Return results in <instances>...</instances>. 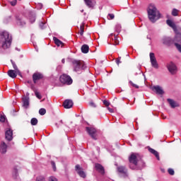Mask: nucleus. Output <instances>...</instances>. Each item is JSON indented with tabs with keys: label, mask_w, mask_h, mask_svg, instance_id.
<instances>
[{
	"label": "nucleus",
	"mask_w": 181,
	"mask_h": 181,
	"mask_svg": "<svg viewBox=\"0 0 181 181\" xmlns=\"http://www.w3.org/2000/svg\"><path fill=\"white\" fill-rule=\"evenodd\" d=\"M60 122H61L62 124H63V120H60Z\"/></svg>",
	"instance_id": "680f3d73"
},
{
	"label": "nucleus",
	"mask_w": 181,
	"mask_h": 181,
	"mask_svg": "<svg viewBox=\"0 0 181 181\" xmlns=\"http://www.w3.org/2000/svg\"><path fill=\"white\" fill-rule=\"evenodd\" d=\"M51 165L54 172H56L57 168H56V163H54V161H51Z\"/></svg>",
	"instance_id": "79ce46f5"
},
{
	"label": "nucleus",
	"mask_w": 181,
	"mask_h": 181,
	"mask_svg": "<svg viewBox=\"0 0 181 181\" xmlns=\"http://www.w3.org/2000/svg\"><path fill=\"white\" fill-rule=\"evenodd\" d=\"M139 158V153H132L131 155L129 156L128 159H138Z\"/></svg>",
	"instance_id": "c85d7f7f"
},
{
	"label": "nucleus",
	"mask_w": 181,
	"mask_h": 181,
	"mask_svg": "<svg viewBox=\"0 0 181 181\" xmlns=\"http://www.w3.org/2000/svg\"><path fill=\"white\" fill-rule=\"evenodd\" d=\"M16 50H17V52H20L21 51V49L18 48V47H16Z\"/></svg>",
	"instance_id": "6e6d98bb"
},
{
	"label": "nucleus",
	"mask_w": 181,
	"mask_h": 181,
	"mask_svg": "<svg viewBox=\"0 0 181 181\" xmlns=\"http://www.w3.org/2000/svg\"><path fill=\"white\" fill-rule=\"evenodd\" d=\"M12 45V35L8 31L0 33V53H4V50L9 49Z\"/></svg>",
	"instance_id": "f257e3e1"
},
{
	"label": "nucleus",
	"mask_w": 181,
	"mask_h": 181,
	"mask_svg": "<svg viewBox=\"0 0 181 181\" xmlns=\"http://www.w3.org/2000/svg\"><path fill=\"white\" fill-rule=\"evenodd\" d=\"M30 22L31 23H35V21H36V15L33 12H30Z\"/></svg>",
	"instance_id": "bb28decb"
},
{
	"label": "nucleus",
	"mask_w": 181,
	"mask_h": 181,
	"mask_svg": "<svg viewBox=\"0 0 181 181\" xmlns=\"http://www.w3.org/2000/svg\"><path fill=\"white\" fill-rule=\"evenodd\" d=\"M40 29H46V23L41 21L40 23Z\"/></svg>",
	"instance_id": "c9c22d12"
},
{
	"label": "nucleus",
	"mask_w": 181,
	"mask_h": 181,
	"mask_svg": "<svg viewBox=\"0 0 181 181\" xmlns=\"http://www.w3.org/2000/svg\"><path fill=\"white\" fill-rule=\"evenodd\" d=\"M179 13V10L176 9V8H173L171 13V15L173 16H177Z\"/></svg>",
	"instance_id": "2f4dec72"
},
{
	"label": "nucleus",
	"mask_w": 181,
	"mask_h": 181,
	"mask_svg": "<svg viewBox=\"0 0 181 181\" xmlns=\"http://www.w3.org/2000/svg\"><path fill=\"white\" fill-rule=\"evenodd\" d=\"M104 105H106V107H108L110 105V102L107 100H103Z\"/></svg>",
	"instance_id": "09e8293b"
},
{
	"label": "nucleus",
	"mask_w": 181,
	"mask_h": 181,
	"mask_svg": "<svg viewBox=\"0 0 181 181\" xmlns=\"http://www.w3.org/2000/svg\"><path fill=\"white\" fill-rule=\"evenodd\" d=\"M35 181H46V179L45 178V177L43 175H40L36 177Z\"/></svg>",
	"instance_id": "f704fd0d"
},
{
	"label": "nucleus",
	"mask_w": 181,
	"mask_h": 181,
	"mask_svg": "<svg viewBox=\"0 0 181 181\" xmlns=\"http://www.w3.org/2000/svg\"><path fill=\"white\" fill-rule=\"evenodd\" d=\"M81 50L82 53L87 54L88 53V50H90V47H88V45H82Z\"/></svg>",
	"instance_id": "a878e982"
},
{
	"label": "nucleus",
	"mask_w": 181,
	"mask_h": 181,
	"mask_svg": "<svg viewBox=\"0 0 181 181\" xmlns=\"http://www.w3.org/2000/svg\"><path fill=\"white\" fill-rule=\"evenodd\" d=\"M35 97L38 98V100H42V95H40V93L37 92V90L35 92Z\"/></svg>",
	"instance_id": "ea45409f"
},
{
	"label": "nucleus",
	"mask_w": 181,
	"mask_h": 181,
	"mask_svg": "<svg viewBox=\"0 0 181 181\" xmlns=\"http://www.w3.org/2000/svg\"><path fill=\"white\" fill-rule=\"evenodd\" d=\"M18 74V72H16V71H13L12 69L8 70V75L9 76V77H11V78H16V76Z\"/></svg>",
	"instance_id": "b1692460"
},
{
	"label": "nucleus",
	"mask_w": 181,
	"mask_h": 181,
	"mask_svg": "<svg viewBox=\"0 0 181 181\" xmlns=\"http://www.w3.org/2000/svg\"><path fill=\"white\" fill-rule=\"evenodd\" d=\"M49 181H58V180H57V178H56V177L51 176L49 177Z\"/></svg>",
	"instance_id": "c03bdc74"
},
{
	"label": "nucleus",
	"mask_w": 181,
	"mask_h": 181,
	"mask_svg": "<svg viewBox=\"0 0 181 181\" xmlns=\"http://www.w3.org/2000/svg\"><path fill=\"white\" fill-rule=\"evenodd\" d=\"M65 62H66V60L64 59H62V63H63L64 64Z\"/></svg>",
	"instance_id": "5fc2aeb1"
},
{
	"label": "nucleus",
	"mask_w": 181,
	"mask_h": 181,
	"mask_svg": "<svg viewBox=\"0 0 181 181\" xmlns=\"http://www.w3.org/2000/svg\"><path fill=\"white\" fill-rule=\"evenodd\" d=\"M177 41H175V37L174 39H171L170 37H163L162 38V43L164 44L165 46H170L171 45H175Z\"/></svg>",
	"instance_id": "1a4fd4ad"
},
{
	"label": "nucleus",
	"mask_w": 181,
	"mask_h": 181,
	"mask_svg": "<svg viewBox=\"0 0 181 181\" xmlns=\"http://www.w3.org/2000/svg\"><path fill=\"white\" fill-rule=\"evenodd\" d=\"M98 152H100V148L97 147Z\"/></svg>",
	"instance_id": "13d9d810"
},
{
	"label": "nucleus",
	"mask_w": 181,
	"mask_h": 181,
	"mask_svg": "<svg viewBox=\"0 0 181 181\" xmlns=\"http://www.w3.org/2000/svg\"><path fill=\"white\" fill-rule=\"evenodd\" d=\"M127 56H129V54H127Z\"/></svg>",
	"instance_id": "69168bd1"
},
{
	"label": "nucleus",
	"mask_w": 181,
	"mask_h": 181,
	"mask_svg": "<svg viewBox=\"0 0 181 181\" xmlns=\"http://www.w3.org/2000/svg\"><path fill=\"white\" fill-rule=\"evenodd\" d=\"M168 172L169 175H170L171 176H173V175H175V170L172 168H169L168 170Z\"/></svg>",
	"instance_id": "a19ab883"
},
{
	"label": "nucleus",
	"mask_w": 181,
	"mask_h": 181,
	"mask_svg": "<svg viewBox=\"0 0 181 181\" xmlns=\"http://www.w3.org/2000/svg\"><path fill=\"white\" fill-rule=\"evenodd\" d=\"M39 114L40 115H45V114H46V109L45 108L40 109Z\"/></svg>",
	"instance_id": "4c0bfd02"
},
{
	"label": "nucleus",
	"mask_w": 181,
	"mask_h": 181,
	"mask_svg": "<svg viewBox=\"0 0 181 181\" xmlns=\"http://www.w3.org/2000/svg\"><path fill=\"white\" fill-rule=\"evenodd\" d=\"M167 101L170 104L171 108H176V107H179V104L172 99H168Z\"/></svg>",
	"instance_id": "393cba45"
},
{
	"label": "nucleus",
	"mask_w": 181,
	"mask_h": 181,
	"mask_svg": "<svg viewBox=\"0 0 181 181\" xmlns=\"http://www.w3.org/2000/svg\"><path fill=\"white\" fill-rule=\"evenodd\" d=\"M121 29H122L121 24L119 23L116 24L115 28V32H117V33H119V32H121Z\"/></svg>",
	"instance_id": "7c9ffc66"
},
{
	"label": "nucleus",
	"mask_w": 181,
	"mask_h": 181,
	"mask_svg": "<svg viewBox=\"0 0 181 181\" xmlns=\"http://www.w3.org/2000/svg\"><path fill=\"white\" fill-rule=\"evenodd\" d=\"M8 151V145L4 141H1L0 144V152L1 153H6Z\"/></svg>",
	"instance_id": "a211bd4d"
},
{
	"label": "nucleus",
	"mask_w": 181,
	"mask_h": 181,
	"mask_svg": "<svg viewBox=\"0 0 181 181\" xmlns=\"http://www.w3.org/2000/svg\"><path fill=\"white\" fill-rule=\"evenodd\" d=\"M53 40L58 47L62 46L63 45V42H62L60 40H59L57 37H54Z\"/></svg>",
	"instance_id": "c756f323"
},
{
	"label": "nucleus",
	"mask_w": 181,
	"mask_h": 181,
	"mask_svg": "<svg viewBox=\"0 0 181 181\" xmlns=\"http://www.w3.org/2000/svg\"><path fill=\"white\" fill-rule=\"evenodd\" d=\"M72 64L74 67V71L78 74H81L83 70H86V67H87L86 64H84V62L76 59L72 61Z\"/></svg>",
	"instance_id": "20e7f679"
},
{
	"label": "nucleus",
	"mask_w": 181,
	"mask_h": 181,
	"mask_svg": "<svg viewBox=\"0 0 181 181\" xmlns=\"http://www.w3.org/2000/svg\"><path fill=\"white\" fill-rule=\"evenodd\" d=\"M175 46L177 49L178 52L181 53V44L179 42H175Z\"/></svg>",
	"instance_id": "473e14b6"
},
{
	"label": "nucleus",
	"mask_w": 181,
	"mask_h": 181,
	"mask_svg": "<svg viewBox=\"0 0 181 181\" xmlns=\"http://www.w3.org/2000/svg\"><path fill=\"white\" fill-rule=\"evenodd\" d=\"M0 122H5V116H0Z\"/></svg>",
	"instance_id": "de8ad7c7"
},
{
	"label": "nucleus",
	"mask_w": 181,
	"mask_h": 181,
	"mask_svg": "<svg viewBox=\"0 0 181 181\" xmlns=\"http://www.w3.org/2000/svg\"><path fill=\"white\" fill-rule=\"evenodd\" d=\"M16 21L17 25L19 26H24V25H26V21H25V18L22 16H16Z\"/></svg>",
	"instance_id": "ddd939ff"
},
{
	"label": "nucleus",
	"mask_w": 181,
	"mask_h": 181,
	"mask_svg": "<svg viewBox=\"0 0 181 181\" xmlns=\"http://www.w3.org/2000/svg\"><path fill=\"white\" fill-rule=\"evenodd\" d=\"M129 166L130 169H132L133 170H141L144 167V162L142 161V160L129 159Z\"/></svg>",
	"instance_id": "39448f33"
},
{
	"label": "nucleus",
	"mask_w": 181,
	"mask_h": 181,
	"mask_svg": "<svg viewBox=\"0 0 181 181\" xmlns=\"http://www.w3.org/2000/svg\"><path fill=\"white\" fill-rule=\"evenodd\" d=\"M152 90L155 91L156 94H158V95H162L165 93L163 91V89H162V87L159 86H154L152 87Z\"/></svg>",
	"instance_id": "dca6fc26"
},
{
	"label": "nucleus",
	"mask_w": 181,
	"mask_h": 181,
	"mask_svg": "<svg viewBox=\"0 0 181 181\" xmlns=\"http://www.w3.org/2000/svg\"><path fill=\"white\" fill-rule=\"evenodd\" d=\"M23 107L24 108L29 107V93H27V96L23 97Z\"/></svg>",
	"instance_id": "6ab92c4d"
},
{
	"label": "nucleus",
	"mask_w": 181,
	"mask_h": 181,
	"mask_svg": "<svg viewBox=\"0 0 181 181\" xmlns=\"http://www.w3.org/2000/svg\"><path fill=\"white\" fill-rule=\"evenodd\" d=\"M112 35H113V34H110V36H109V37H111L112 36Z\"/></svg>",
	"instance_id": "bf43d9fd"
},
{
	"label": "nucleus",
	"mask_w": 181,
	"mask_h": 181,
	"mask_svg": "<svg viewBox=\"0 0 181 181\" xmlns=\"http://www.w3.org/2000/svg\"><path fill=\"white\" fill-rule=\"evenodd\" d=\"M148 152H150V153H152L156 156V159H160L159 153L158 151H156L155 149L151 147H148Z\"/></svg>",
	"instance_id": "5701e85b"
},
{
	"label": "nucleus",
	"mask_w": 181,
	"mask_h": 181,
	"mask_svg": "<svg viewBox=\"0 0 181 181\" xmlns=\"http://www.w3.org/2000/svg\"><path fill=\"white\" fill-rule=\"evenodd\" d=\"M84 2L88 8H94L95 6V1L94 0H84Z\"/></svg>",
	"instance_id": "4be33fe9"
},
{
	"label": "nucleus",
	"mask_w": 181,
	"mask_h": 181,
	"mask_svg": "<svg viewBox=\"0 0 181 181\" xmlns=\"http://www.w3.org/2000/svg\"><path fill=\"white\" fill-rule=\"evenodd\" d=\"M180 22H181V19L180 20Z\"/></svg>",
	"instance_id": "0e129e2a"
},
{
	"label": "nucleus",
	"mask_w": 181,
	"mask_h": 181,
	"mask_svg": "<svg viewBox=\"0 0 181 181\" xmlns=\"http://www.w3.org/2000/svg\"><path fill=\"white\" fill-rule=\"evenodd\" d=\"M5 136L6 141H8V142H11L13 139V131L12 129L9 127L6 129Z\"/></svg>",
	"instance_id": "9b49d317"
},
{
	"label": "nucleus",
	"mask_w": 181,
	"mask_h": 181,
	"mask_svg": "<svg viewBox=\"0 0 181 181\" xmlns=\"http://www.w3.org/2000/svg\"><path fill=\"white\" fill-rule=\"evenodd\" d=\"M80 30H81L80 35H81V36H83V35H84V25H83V24L81 25Z\"/></svg>",
	"instance_id": "e433bc0d"
},
{
	"label": "nucleus",
	"mask_w": 181,
	"mask_h": 181,
	"mask_svg": "<svg viewBox=\"0 0 181 181\" xmlns=\"http://www.w3.org/2000/svg\"><path fill=\"white\" fill-rule=\"evenodd\" d=\"M129 83L131 84V86H132L133 87H134L135 88H139V86L135 83H133L132 81H129Z\"/></svg>",
	"instance_id": "49530a36"
},
{
	"label": "nucleus",
	"mask_w": 181,
	"mask_h": 181,
	"mask_svg": "<svg viewBox=\"0 0 181 181\" xmlns=\"http://www.w3.org/2000/svg\"><path fill=\"white\" fill-rule=\"evenodd\" d=\"M113 40L115 41V45H119V41H118V37L116 35L114 36Z\"/></svg>",
	"instance_id": "37998d69"
},
{
	"label": "nucleus",
	"mask_w": 181,
	"mask_h": 181,
	"mask_svg": "<svg viewBox=\"0 0 181 181\" xmlns=\"http://www.w3.org/2000/svg\"><path fill=\"white\" fill-rule=\"evenodd\" d=\"M166 23L168 25L170 26V28H172L175 33L174 40L175 42H178L181 45V27L177 26L175 22H173L172 20H167Z\"/></svg>",
	"instance_id": "7ed1b4c3"
},
{
	"label": "nucleus",
	"mask_w": 181,
	"mask_h": 181,
	"mask_svg": "<svg viewBox=\"0 0 181 181\" xmlns=\"http://www.w3.org/2000/svg\"><path fill=\"white\" fill-rule=\"evenodd\" d=\"M75 170L79 175L80 177H83V179H86V173L83 170L81 167H80V165H76L75 166Z\"/></svg>",
	"instance_id": "f8f14e48"
},
{
	"label": "nucleus",
	"mask_w": 181,
	"mask_h": 181,
	"mask_svg": "<svg viewBox=\"0 0 181 181\" xmlns=\"http://www.w3.org/2000/svg\"><path fill=\"white\" fill-rule=\"evenodd\" d=\"M117 171L119 173H121V175H123L124 177H128V170L125 166H119L117 168Z\"/></svg>",
	"instance_id": "4468645a"
},
{
	"label": "nucleus",
	"mask_w": 181,
	"mask_h": 181,
	"mask_svg": "<svg viewBox=\"0 0 181 181\" xmlns=\"http://www.w3.org/2000/svg\"><path fill=\"white\" fill-rule=\"evenodd\" d=\"M167 69L171 74H176L177 73V66L173 62L168 64Z\"/></svg>",
	"instance_id": "9d476101"
},
{
	"label": "nucleus",
	"mask_w": 181,
	"mask_h": 181,
	"mask_svg": "<svg viewBox=\"0 0 181 181\" xmlns=\"http://www.w3.org/2000/svg\"><path fill=\"white\" fill-rule=\"evenodd\" d=\"M95 168L96 169V170L98 172H99V173H100L102 175L105 174V170L104 169V167L103 165H101V164L95 163Z\"/></svg>",
	"instance_id": "f3484780"
},
{
	"label": "nucleus",
	"mask_w": 181,
	"mask_h": 181,
	"mask_svg": "<svg viewBox=\"0 0 181 181\" xmlns=\"http://www.w3.org/2000/svg\"><path fill=\"white\" fill-rule=\"evenodd\" d=\"M59 81L62 83V84H66V86H70L73 84V79L71 77L66 74H64L60 76Z\"/></svg>",
	"instance_id": "423d86ee"
},
{
	"label": "nucleus",
	"mask_w": 181,
	"mask_h": 181,
	"mask_svg": "<svg viewBox=\"0 0 181 181\" xmlns=\"http://www.w3.org/2000/svg\"><path fill=\"white\" fill-rule=\"evenodd\" d=\"M107 110L110 112H114V110L112 108L107 107Z\"/></svg>",
	"instance_id": "3c124183"
},
{
	"label": "nucleus",
	"mask_w": 181,
	"mask_h": 181,
	"mask_svg": "<svg viewBox=\"0 0 181 181\" xmlns=\"http://www.w3.org/2000/svg\"><path fill=\"white\" fill-rule=\"evenodd\" d=\"M148 18L152 23H155L158 19H160V13L156 8V6L153 4L148 5L147 8Z\"/></svg>",
	"instance_id": "f03ea898"
},
{
	"label": "nucleus",
	"mask_w": 181,
	"mask_h": 181,
	"mask_svg": "<svg viewBox=\"0 0 181 181\" xmlns=\"http://www.w3.org/2000/svg\"><path fill=\"white\" fill-rule=\"evenodd\" d=\"M84 10H81V12H83Z\"/></svg>",
	"instance_id": "e2e57ef3"
},
{
	"label": "nucleus",
	"mask_w": 181,
	"mask_h": 181,
	"mask_svg": "<svg viewBox=\"0 0 181 181\" xmlns=\"http://www.w3.org/2000/svg\"><path fill=\"white\" fill-rule=\"evenodd\" d=\"M115 18V16L113 13H109L107 15V19L109 21H111V20L114 19Z\"/></svg>",
	"instance_id": "58836bf2"
},
{
	"label": "nucleus",
	"mask_w": 181,
	"mask_h": 181,
	"mask_svg": "<svg viewBox=\"0 0 181 181\" xmlns=\"http://www.w3.org/2000/svg\"><path fill=\"white\" fill-rule=\"evenodd\" d=\"M71 107H73V100L68 99L64 102V108L69 109L71 108Z\"/></svg>",
	"instance_id": "412c9836"
},
{
	"label": "nucleus",
	"mask_w": 181,
	"mask_h": 181,
	"mask_svg": "<svg viewBox=\"0 0 181 181\" xmlns=\"http://www.w3.org/2000/svg\"><path fill=\"white\" fill-rule=\"evenodd\" d=\"M147 39H151V37H149V35L147 36Z\"/></svg>",
	"instance_id": "052dcab7"
},
{
	"label": "nucleus",
	"mask_w": 181,
	"mask_h": 181,
	"mask_svg": "<svg viewBox=\"0 0 181 181\" xmlns=\"http://www.w3.org/2000/svg\"><path fill=\"white\" fill-rule=\"evenodd\" d=\"M116 63L117 66H119V63H121V61L119 59L116 60Z\"/></svg>",
	"instance_id": "864d4df0"
},
{
	"label": "nucleus",
	"mask_w": 181,
	"mask_h": 181,
	"mask_svg": "<svg viewBox=\"0 0 181 181\" xmlns=\"http://www.w3.org/2000/svg\"><path fill=\"white\" fill-rule=\"evenodd\" d=\"M11 115H13V117H15V115H16V110H13V111L11 112Z\"/></svg>",
	"instance_id": "8fccbe9b"
},
{
	"label": "nucleus",
	"mask_w": 181,
	"mask_h": 181,
	"mask_svg": "<svg viewBox=\"0 0 181 181\" xmlns=\"http://www.w3.org/2000/svg\"><path fill=\"white\" fill-rule=\"evenodd\" d=\"M86 132H88V135L91 137L92 139L97 141V129L94 127H88L86 128Z\"/></svg>",
	"instance_id": "0eeeda50"
},
{
	"label": "nucleus",
	"mask_w": 181,
	"mask_h": 181,
	"mask_svg": "<svg viewBox=\"0 0 181 181\" xmlns=\"http://www.w3.org/2000/svg\"><path fill=\"white\" fill-rule=\"evenodd\" d=\"M21 170V167L16 165L14 166L12 172V176L13 179H18L19 177V171Z\"/></svg>",
	"instance_id": "2eb2a0df"
},
{
	"label": "nucleus",
	"mask_w": 181,
	"mask_h": 181,
	"mask_svg": "<svg viewBox=\"0 0 181 181\" xmlns=\"http://www.w3.org/2000/svg\"><path fill=\"white\" fill-rule=\"evenodd\" d=\"M18 3L17 0H13L10 2L11 6H15V5H16V4Z\"/></svg>",
	"instance_id": "a18cd8bd"
},
{
	"label": "nucleus",
	"mask_w": 181,
	"mask_h": 181,
	"mask_svg": "<svg viewBox=\"0 0 181 181\" xmlns=\"http://www.w3.org/2000/svg\"><path fill=\"white\" fill-rule=\"evenodd\" d=\"M90 105H91V107H95V104L93 102H90Z\"/></svg>",
	"instance_id": "603ef678"
},
{
	"label": "nucleus",
	"mask_w": 181,
	"mask_h": 181,
	"mask_svg": "<svg viewBox=\"0 0 181 181\" xmlns=\"http://www.w3.org/2000/svg\"><path fill=\"white\" fill-rule=\"evenodd\" d=\"M11 62L12 64V66L14 70L16 71L17 74H18V76H21V71H19V69H18V66H16V64H15V62H13V60H11Z\"/></svg>",
	"instance_id": "cd10ccee"
},
{
	"label": "nucleus",
	"mask_w": 181,
	"mask_h": 181,
	"mask_svg": "<svg viewBox=\"0 0 181 181\" xmlns=\"http://www.w3.org/2000/svg\"><path fill=\"white\" fill-rule=\"evenodd\" d=\"M40 9H42V8H43V5L42 4H40Z\"/></svg>",
	"instance_id": "4d7b16f0"
},
{
	"label": "nucleus",
	"mask_w": 181,
	"mask_h": 181,
	"mask_svg": "<svg viewBox=\"0 0 181 181\" xmlns=\"http://www.w3.org/2000/svg\"><path fill=\"white\" fill-rule=\"evenodd\" d=\"M43 77V75L40 73H35L33 75V80L35 83V84H36V81H37V80H41V78Z\"/></svg>",
	"instance_id": "aec40b11"
},
{
	"label": "nucleus",
	"mask_w": 181,
	"mask_h": 181,
	"mask_svg": "<svg viewBox=\"0 0 181 181\" xmlns=\"http://www.w3.org/2000/svg\"><path fill=\"white\" fill-rule=\"evenodd\" d=\"M150 62L153 69H159V64H158V61L156 60V57H155V54L153 52L150 53Z\"/></svg>",
	"instance_id": "6e6552de"
},
{
	"label": "nucleus",
	"mask_w": 181,
	"mask_h": 181,
	"mask_svg": "<svg viewBox=\"0 0 181 181\" xmlns=\"http://www.w3.org/2000/svg\"><path fill=\"white\" fill-rule=\"evenodd\" d=\"M30 124L31 125H37V119L35 117L32 118L31 120H30Z\"/></svg>",
	"instance_id": "72a5a7b5"
}]
</instances>
